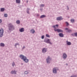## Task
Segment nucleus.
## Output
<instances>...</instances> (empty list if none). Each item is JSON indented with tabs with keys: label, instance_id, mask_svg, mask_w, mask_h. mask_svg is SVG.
<instances>
[{
	"label": "nucleus",
	"instance_id": "nucleus-1",
	"mask_svg": "<svg viewBox=\"0 0 77 77\" xmlns=\"http://www.w3.org/2000/svg\"><path fill=\"white\" fill-rule=\"evenodd\" d=\"M20 57L23 59L25 62H28L29 60L27 59L26 56H24L23 55H20Z\"/></svg>",
	"mask_w": 77,
	"mask_h": 77
},
{
	"label": "nucleus",
	"instance_id": "nucleus-2",
	"mask_svg": "<svg viewBox=\"0 0 77 77\" xmlns=\"http://www.w3.org/2000/svg\"><path fill=\"white\" fill-rule=\"evenodd\" d=\"M58 27V24H57L56 26H54L53 27L54 28V30L55 31H57L58 32H63V30H61V29H56V26Z\"/></svg>",
	"mask_w": 77,
	"mask_h": 77
},
{
	"label": "nucleus",
	"instance_id": "nucleus-3",
	"mask_svg": "<svg viewBox=\"0 0 77 77\" xmlns=\"http://www.w3.org/2000/svg\"><path fill=\"white\" fill-rule=\"evenodd\" d=\"M9 29V30H11L13 29H14V27L13 25H12L11 24H9L8 25Z\"/></svg>",
	"mask_w": 77,
	"mask_h": 77
},
{
	"label": "nucleus",
	"instance_id": "nucleus-4",
	"mask_svg": "<svg viewBox=\"0 0 77 77\" xmlns=\"http://www.w3.org/2000/svg\"><path fill=\"white\" fill-rule=\"evenodd\" d=\"M51 57H50L49 56H48V57L47 59V63H50V62L51 61Z\"/></svg>",
	"mask_w": 77,
	"mask_h": 77
},
{
	"label": "nucleus",
	"instance_id": "nucleus-5",
	"mask_svg": "<svg viewBox=\"0 0 77 77\" xmlns=\"http://www.w3.org/2000/svg\"><path fill=\"white\" fill-rule=\"evenodd\" d=\"M0 36H3V34L4 33V30L3 29H0Z\"/></svg>",
	"mask_w": 77,
	"mask_h": 77
},
{
	"label": "nucleus",
	"instance_id": "nucleus-6",
	"mask_svg": "<svg viewBox=\"0 0 77 77\" xmlns=\"http://www.w3.org/2000/svg\"><path fill=\"white\" fill-rule=\"evenodd\" d=\"M58 69L57 68H54L53 69V72L54 73H57V70Z\"/></svg>",
	"mask_w": 77,
	"mask_h": 77
},
{
	"label": "nucleus",
	"instance_id": "nucleus-7",
	"mask_svg": "<svg viewBox=\"0 0 77 77\" xmlns=\"http://www.w3.org/2000/svg\"><path fill=\"white\" fill-rule=\"evenodd\" d=\"M45 42H46L47 43H49L50 44H52L51 42H50V40L49 39H48L47 41L46 40H45Z\"/></svg>",
	"mask_w": 77,
	"mask_h": 77
},
{
	"label": "nucleus",
	"instance_id": "nucleus-8",
	"mask_svg": "<svg viewBox=\"0 0 77 77\" xmlns=\"http://www.w3.org/2000/svg\"><path fill=\"white\" fill-rule=\"evenodd\" d=\"M63 57L64 59H66L67 57V55L65 53H63Z\"/></svg>",
	"mask_w": 77,
	"mask_h": 77
},
{
	"label": "nucleus",
	"instance_id": "nucleus-9",
	"mask_svg": "<svg viewBox=\"0 0 77 77\" xmlns=\"http://www.w3.org/2000/svg\"><path fill=\"white\" fill-rule=\"evenodd\" d=\"M19 31H20V32H24V29L23 28H21V29H19Z\"/></svg>",
	"mask_w": 77,
	"mask_h": 77
},
{
	"label": "nucleus",
	"instance_id": "nucleus-10",
	"mask_svg": "<svg viewBox=\"0 0 77 77\" xmlns=\"http://www.w3.org/2000/svg\"><path fill=\"white\" fill-rule=\"evenodd\" d=\"M63 18H62V17H58L57 18V20H63Z\"/></svg>",
	"mask_w": 77,
	"mask_h": 77
},
{
	"label": "nucleus",
	"instance_id": "nucleus-11",
	"mask_svg": "<svg viewBox=\"0 0 77 77\" xmlns=\"http://www.w3.org/2000/svg\"><path fill=\"white\" fill-rule=\"evenodd\" d=\"M66 42L67 44L68 45H70L71 44V42H68V41H66Z\"/></svg>",
	"mask_w": 77,
	"mask_h": 77
},
{
	"label": "nucleus",
	"instance_id": "nucleus-12",
	"mask_svg": "<svg viewBox=\"0 0 77 77\" xmlns=\"http://www.w3.org/2000/svg\"><path fill=\"white\" fill-rule=\"evenodd\" d=\"M59 35L60 37H63L64 35H63V33H59Z\"/></svg>",
	"mask_w": 77,
	"mask_h": 77
},
{
	"label": "nucleus",
	"instance_id": "nucleus-13",
	"mask_svg": "<svg viewBox=\"0 0 77 77\" xmlns=\"http://www.w3.org/2000/svg\"><path fill=\"white\" fill-rule=\"evenodd\" d=\"M46 51L47 50L45 48H43V49L42 50L43 53H45Z\"/></svg>",
	"mask_w": 77,
	"mask_h": 77
},
{
	"label": "nucleus",
	"instance_id": "nucleus-14",
	"mask_svg": "<svg viewBox=\"0 0 77 77\" xmlns=\"http://www.w3.org/2000/svg\"><path fill=\"white\" fill-rule=\"evenodd\" d=\"M11 74H16V72L15 71H12L11 72Z\"/></svg>",
	"mask_w": 77,
	"mask_h": 77
},
{
	"label": "nucleus",
	"instance_id": "nucleus-15",
	"mask_svg": "<svg viewBox=\"0 0 77 77\" xmlns=\"http://www.w3.org/2000/svg\"><path fill=\"white\" fill-rule=\"evenodd\" d=\"M31 32L32 33H35V30H34V29H32L31 30Z\"/></svg>",
	"mask_w": 77,
	"mask_h": 77
},
{
	"label": "nucleus",
	"instance_id": "nucleus-16",
	"mask_svg": "<svg viewBox=\"0 0 77 77\" xmlns=\"http://www.w3.org/2000/svg\"><path fill=\"white\" fill-rule=\"evenodd\" d=\"M16 3H20V0H16Z\"/></svg>",
	"mask_w": 77,
	"mask_h": 77
},
{
	"label": "nucleus",
	"instance_id": "nucleus-17",
	"mask_svg": "<svg viewBox=\"0 0 77 77\" xmlns=\"http://www.w3.org/2000/svg\"><path fill=\"white\" fill-rule=\"evenodd\" d=\"M5 10L4 8H1V12H4Z\"/></svg>",
	"mask_w": 77,
	"mask_h": 77
},
{
	"label": "nucleus",
	"instance_id": "nucleus-18",
	"mask_svg": "<svg viewBox=\"0 0 77 77\" xmlns=\"http://www.w3.org/2000/svg\"><path fill=\"white\" fill-rule=\"evenodd\" d=\"M1 46L2 47H4L5 46V44L3 43H1L0 44Z\"/></svg>",
	"mask_w": 77,
	"mask_h": 77
},
{
	"label": "nucleus",
	"instance_id": "nucleus-19",
	"mask_svg": "<svg viewBox=\"0 0 77 77\" xmlns=\"http://www.w3.org/2000/svg\"><path fill=\"white\" fill-rule=\"evenodd\" d=\"M46 17V16L45 15H42L40 17V18H44V17Z\"/></svg>",
	"mask_w": 77,
	"mask_h": 77
},
{
	"label": "nucleus",
	"instance_id": "nucleus-20",
	"mask_svg": "<svg viewBox=\"0 0 77 77\" xmlns=\"http://www.w3.org/2000/svg\"><path fill=\"white\" fill-rule=\"evenodd\" d=\"M71 22H72V23H74V22L75 20H74L72 19L71 20Z\"/></svg>",
	"mask_w": 77,
	"mask_h": 77
},
{
	"label": "nucleus",
	"instance_id": "nucleus-21",
	"mask_svg": "<svg viewBox=\"0 0 77 77\" xmlns=\"http://www.w3.org/2000/svg\"><path fill=\"white\" fill-rule=\"evenodd\" d=\"M46 36H47V37H48V38H50V36L48 34H46Z\"/></svg>",
	"mask_w": 77,
	"mask_h": 77
},
{
	"label": "nucleus",
	"instance_id": "nucleus-22",
	"mask_svg": "<svg viewBox=\"0 0 77 77\" xmlns=\"http://www.w3.org/2000/svg\"><path fill=\"white\" fill-rule=\"evenodd\" d=\"M17 24H19V23H20V21L19 20H18L17 21Z\"/></svg>",
	"mask_w": 77,
	"mask_h": 77
},
{
	"label": "nucleus",
	"instance_id": "nucleus-23",
	"mask_svg": "<svg viewBox=\"0 0 77 77\" xmlns=\"http://www.w3.org/2000/svg\"><path fill=\"white\" fill-rule=\"evenodd\" d=\"M66 26H68L69 25V24L68 23V22H66Z\"/></svg>",
	"mask_w": 77,
	"mask_h": 77
},
{
	"label": "nucleus",
	"instance_id": "nucleus-24",
	"mask_svg": "<svg viewBox=\"0 0 77 77\" xmlns=\"http://www.w3.org/2000/svg\"><path fill=\"white\" fill-rule=\"evenodd\" d=\"M28 73V71H26L25 72V73L26 74H27Z\"/></svg>",
	"mask_w": 77,
	"mask_h": 77
},
{
	"label": "nucleus",
	"instance_id": "nucleus-25",
	"mask_svg": "<svg viewBox=\"0 0 77 77\" xmlns=\"http://www.w3.org/2000/svg\"><path fill=\"white\" fill-rule=\"evenodd\" d=\"M42 39H44V35H43L42 36Z\"/></svg>",
	"mask_w": 77,
	"mask_h": 77
},
{
	"label": "nucleus",
	"instance_id": "nucleus-26",
	"mask_svg": "<svg viewBox=\"0 0 77 77\" xmlns=\"http://www.w3.org/2000/svg\"><path fill=\"white\" fill-rule=\"evenodd\" d=\"M4 16L5 17H8V15H7V14H5Z\"/></svg>",
	"mask_w": 77,
	"mask_h": 77
},
{
	"label": "nucleus",
	"instance_id": "nucleus-27",
	"mask_svg": "<svg viewBox=\"0 0 77 77\" xmlns=\"http://www.w3.org/2000/svg\"><path fill=\"white\" fill-rule=\"evenodd\" d=\"M68 32H72V30L70 29L68 30Z\"/></svg>",
	"mask_w": 77,
	"mask_h": 77
},
{
	"label": "nucleus",
	"instance_id": "nucleus-28",
	"mask_svg": "<svg viewBox=\"0 0 77 77\" xmlns=\"http://www.w3.org/2000/svg\"><path fill=\"white\" fill-rule=\"evenodd\" d=\"M70 77H77L76 75H73V76H71Z\"/></svg>",
	"mask_w": 77,
	"mask_h": 77
},
{
	"label": "nucleus",
	"instance_id": "nucleus-29",
	"mask_svg": "<svg viewBox=\"0 0 77 77\" xmlns=\"http://www.w3.org/2000/svg\"><path fill=\"white\" fill-rule=\"evenodd\" d=\"M74 35L75 36H77V33H75Z\"/></svg>",
	"mask_w": 77,
	"mask_h": 77
},
{
	"label": "nucleus",
	"instance_id": "nucleus-30",
	"mask_svg": "<svg viewBox=\"0 0 77 77\" xmlns=\"http://www.w3.org/2000/svg\"><path fill=\"white\" fill-rule=\"evenodd\" d=\"M41 6L42 7H44V5H42Z\"/></svg>",
	"mask_w": 77,
	"mask_h": 77
},
{
	"label": "nucleus",
	"instance_id": "nucleus-31",
	"mask_svg": "<svg viewBox=\"0 0 77 77\" xmlns=\"http://www.w3.org/2000/svg\"><path fill=\"white\" fill-rule=\"evenodd\" d=\"M13 66H14V65H15V63H13Z\"/></svg>",
	"mask_w": 77,
	"mask_h": 77
},
{
	"label": "nucleus",
	"instance_id": "nucleus-32",
	"mask_svg": "<svg viewBox=\"0 0 77 77\" xmlns=\"http://www.w3.org/2000/svg\"><path fill=\"white\" fill-rule=\"evenodd\" d=\"M18 43H17V44H15V46H16V45H18Z\"/></svg>",
	"mask_w": 77,
	"mask_h": 77
},
{
	"label": "nucleus",
	"instance_id": "nucleus-33",
	"mask_svg": "<svg viewBox=\"0 0 77 77\" xmlns=\"http://www.w3.org/2000/svg\"><path fill=\"white\" fill-rule=\"evenodd\" d=\"M2 22V20L0 19V23H1Z\"/></svg>",
	"mask_w": 77,
	"mask_h": 77
},
{
	"label": "nucleus",
	"instance_id": "nucleus-34",
	"mask_svg": "<svg viewBox=\"0 0 77 77\" xmlns=\"http://www.w3.org/2000/svg\"><path fill=\"white\" fill-rule=\"evenodd\" d=\"M65 30H68V28H66V29H65Z\"/></svg>",
	"mask_w": 77,
	"mask_h": 77
},
{
	"label": "nucleus",
	"instance_id": "nucleus-35",
	"mask_svg": "<svg viewBox=\"0 0 77 77\" xmlns=\"http://www.w3.org/2000/svg\"><path fill=\"white\" fill-rule=\"evenodd\" d=\"M27 13L28 14H29V11H27Z\"/></svg>",
	"mask_w": 77,
	"mask_h": 77
},
{
	"label": "nucleus",
	"instance_id": "nucleus-36",
	"mask_svg": "<svg viewBox=\"0 0 77 77\" xmlns=\"http://www.w3.org/2000/svg\"><path fill=\"white\" fill-rule=\"evenodd\" d=\"M28 2L27 1V2L28 3Z\"/></svg>",
	"mask_w": 77,
	"mask_h": 77
},
{
	"label": "nucleus",
	"instance_id": "nucleus-37",
	"mask_svg": "<svg viewBox=\"0 0 77 77\" xmlns=\"http://www.w3.org/2000/svg\"><path fill=\"white\" fill-rule=\"evenodd\" d=\"M69 9V8H68V9Z\"/></svg>",
	"mask_w": 77,
	"mask_h": 77
},
{
	"label": "nucleus",
	"instance_id": "nucleus-38",
	"mask_svg": "<svg viewBox=\"0 0 77 77\" xmlns=\"http://www.w3.org/2000/svg\"><path fill=\"white\" fill-rule=\"evenodd\" d=\"M24 48V47H23V48Z\"/></svg>",
	"mask_w": 77,
	"mask_h": 77
},
{
	"label": "nucleus",
	"instance_id": "nucleus-39",
	"mask_svg": "<svg viewBox=\"0 0 77 77\" xmlns=\"http://www.w3.org/2000/svg\"><path fill=\"white\" fill-rule=\"evenodd\" d=\"M67 8H68V7H67Z\"/></svg>",
	"mask_w": 77,
	"mask_h": 77
}]
</instances>
